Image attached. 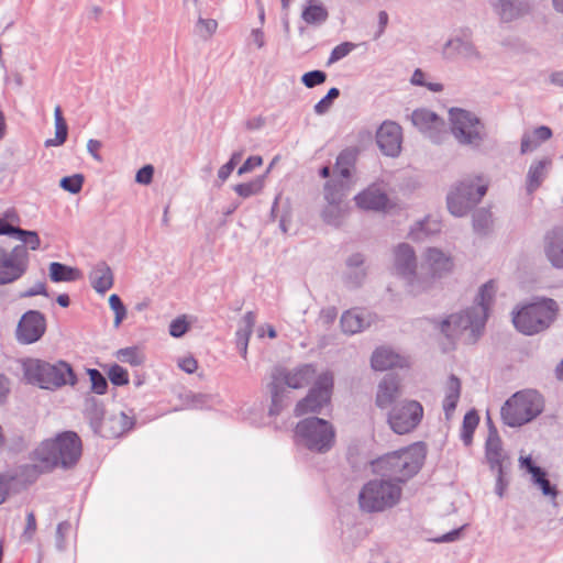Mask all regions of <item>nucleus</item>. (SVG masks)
Returning <instances> with one entry per match:
<instances>
[{
    "instance_id": "f257e3e1",
    "label": "nucleus",
    "mask_w": 563,
    "mask_h": 563,
    "mask_svg": "<svg viewBox=\"0 0 563 563\" xmlns=\"http://www.w3.org/2000/svg\"><path fill=\"white\" fill-rule=\"evenodd\" d=\"M495 294V282L485 283L479 288L474 306L444 319L440 324L441 332L449 339H455L468 332L471 340H475L484 329Z\"/></svg>"
},
{
    "instance_id": "f03ea898",
    "label": "nucleus",
    "mask_w": 563,
    "mask_h": 563,
    "mask_svg": "<svg viewBox=\"0 0 563 563\" xmlns=\"http://www.w3.org/2000/svg\"><path fill=\"white\" fill-rule=\"evenodd\" d=\"M426 454V446L422 443H413L372 461V471L378 476L398 482L402 487L418 474L424 463Z\"/></svg>"
},
{
    "instance_id": "7ed1b4c3",
    "label": "nucleus",
    "mask_w": 563,
    "mask_h": 563,
    "mask_svg": "<svg viewBox=\"0 0 563 563\" xmlns=\"http://www.w3.org/2000/svg\"><path fill=\"white\" fill-rule=\"evenodd\" d=\"M81 455V441L73 431H66L54 440H46L34 451V467L48 472L57 466L70 467Z\"/></svg>"
},
{
    "instance_id": "20e7f679",
    "label": "nucleus",
    "mask_w": 563,
    "mask_h": 563,
    "mask_svg": "<svg viewBox=\"0 0 563 563\" xmlns=\"http://www.w3.org/2000/svg\"><path fill=\"white\" fill-rule=\"evenodd\" d=\"M316 367L311 364H303L292 369L275 367L271 374L268 390L272 404L269 415H278L285 406L288 393L286 388L299 389L306 387L314 377Z\"/></svg>"
},
{
    "instance_id": "39448f33",
    "label": "nucleus",
    "mask_w": 563,
    "mask_h": 563,
    "mask_svg": "<svg viewBox=\"0 0 563 563\" xmlns=\"http://www.w3.org/2000/svg\"><path fill=\"white\" fill-rule=\"evenodd\" d=\"M488 180L483 175H468L450 188L446 196L449 212L457 218L466 216L486 195Z\"/></svg>"
},
{
    "instance_id": "423d86ee",
    "label": "nucleus",
    "mask_w": 563,
    "mask_h": 563,
    "mask_svg": "<svg viewBox=\"0 0 563 563\" xmlns=\"http://www.w3.org/2000/svg\"><path fill=\"white\" fill-rule=\"evenodd\" d=\"M402 487L388 477L374 478L364 484L358 494L360 508L365 512H383L399 504Z\"/></svg>"
},
{
    "instance_id": "0eeeda50",
    "label": "nucleus",
    "mask_w": 563,
    "mask_h": 563,
    "mask_svg": "<svg viewBox=\"0 0 563 563\" xmlns=\"http://www.w3.org/2000/svg\"><path fill=\"white\" fill-rule=\"evenodd\" d=\"M558 310V303L553 299L538 298L514 311L512 322L519 332L533 335L550 327L556 318Z\"/></svg>"
},
{
    "instance_id": "6e6552de",
    "label": "nucleus",
    "mask_w": 563,
    "mask_h": 563,
    "mask_svg": "<svg viewBox=\"0 0 563 563\" xmlns=\"http://www.w3.org/2000/svg\"><path fill=\"white\" fill-rule=\"evenodd\" d=\"M24 378L27 383L44 389H55L63 385H75V374L65 362L51 364L41 360L30 358L23 362Z\"/></svg>"
},
{
    "instance_id": "1a4fd4ad",
    "label": "nucleus",
    "mask_w": 563,
    "mask_h": 563,
    "mask_svg": "<svg viewBox=\"0 0 563 563\" xmlns=\"http://www.w3.org/2000/svg\"><path fill=\"white\" fill-rule=\"evenodd\" d=\"M544 407L540 393L526 389L514 394L501 408V418L509 427H520L538 417Z\"/></svg>"
},
{
    "instance_id": "9d476101",
    "label": "nucleus",
    "mask_w": 563,
    "mask_h": 563,
    "mask_svg": "<svg viewBox=\"0 0 563 563\" xmlns=\"http://www.w3.org/2000/svg\"><path fill=\"white\" fill-rule=\"evenodd\" d=\"M297 443L306 449L317 452L327 453L335 444V429L328 420L310 417L299 421L295 429Z\"/></svg>"
},
{
    "instance_id": "9b49d317",
    "label": "nucleus",
    "mask_w": 563,
    "mask_h": 563,
    "mask_svg": "<svg viewBox=\"0 0 563 563\" xmlns=\"http://www.w3.org/2000/svg\"><path fill=\"white\" fill-rule=\"evenodd\" d=\"M451 133L461 145L478 148L485 140L483 123L472 112L452 108L449 112Z\"/></svg>"
},
{
    "instance_id": "f8f14e48",
    "label": "nucleus",
    "mask_w": 563,
    "mask_h": 563,
    "mask_svg": "<svg viewBox=\"0 0 563 563\" xmlns=\"http://www.w3.org/2000/svg\"><path fill=\"white\" fill-rule=\"evenodd\" d=\"M393 272L400 277L412 295L427 290V282L418 272L415 250L407 243H400L394 249Z\"/></svg>"
},
{
    "instance_id": "ddd939ff",
    "label": "nucleus",
    "mask_w": 563,
    "mask_h": 563,
    "mask_svg": "<svg viewBox=\"0 0 563 563\" xmlns=\"http://www.w3.org/2000/svg\"><path fill=\"white\" fill-rule=\"evenodd\" d=\"M423 412L419 401L406 399L388 412L387 423L395 433L407 434L417 429L422 421Z\"/></svg>"
},
{
    "instance_id": "4468645a",
    "label": "nucleus",
    "mask_w": 563,
    "mask_h": 563,
    "mask_svg": "<svg viewBox=\"0 0 563 563\" xmlns=\"http://www.w3.org/2000/svg\"><path fill=\"white\" fill-rule=\"evenodd\" d=\"M332 388V373L323 372L318 376L314 386L309 390L308 395L296 405L295 415L299 417L320 412L330 402Z\"/></svg>"
},
{
    "instance_id": "2eb2a0df",
    "label": "nucleus",
    "mask_w": 563,
    "mask_h": 563,
    "mask_svg": "<svg viewBox=\"0 0 563 563\" xmlns=\"http://www.w3.org/2000/svg\"><path fill=\"white\" fill-rule=\"evenodd\" d=\"M441 55L446 60L479 62L482 59V54L473 43L472 32L468 29L456 31L443 44Z\"/></svg>"
},
{
    "instance_id": "dca6fc26",
    "label": "nucleus",
    "mask_w": 563,
    "mask_h": 563,
    "mask_svg": "<svg viewBox=\"0 0 563 563\" xmlns=\"http://www.w3.org/2000/svg\"><path fill=\"white\" fill-rule=\"evenodd\" d=\"M454 268V261L450 253L438 247L424 250L421 260V276L427 282V289L435 279L449 275Z\"/></svg>"
},
{
    "instance_id": "f3484780",
    "label": "nucleus",
    "mask_w": 563,
    "mask_h": 563,
    "mask_svg": "<svg viewBox=\"0 0 563 563\" xmlns=\"http://www.w3.org/2000/svg\"><path fill=\"white\" fill-rule=\"evenodd\" d=\"M29 266V253L22 245L11 251L0 247V285H7L22 277Z\"/></svg>"
},
{
    "instance_id": "a211bd4d",
    "label": "nucleus",
    "mask_w": 563,
    "mask_h": 563,
    "mask_svg": "<svg viewBox=\"0 0 563 563\" xmlns=\"http://www.w3.org/2000/svg\"><path fill=\"white\" fill-rule=\"evenodd\" d=\"M356 207L363 211L386 213L397 208V202L387 194L383 183H373L354 197Z\"/></svg>"
},
{
    "instance_id": "6ab92c4d",
    "label": "nucleus",
    "mask_w": 563,
    "mask_h": 563,
    "mask_svg": "<svg viewBox=\"0 0 563 563\" xmlns=\"http://www.w3.org/2000/svg\"><path fill=\"white\" fill-rule=\"evenodd\" d=\"M412 124L426 134L432 142L440 143L445 133L443 120L433 111L420 108L411 113Z\"/></svg>"
},
{
    "instance_id": "aec40b11",
    "label": "nucleus",
    "mask_w": 563,
    "mask_h": 563,
    "mask_svg": "<svg viewBox=\"0 0 563 563\" xmlns=\"http://www.w3.org/2000/svg\"><path fill=\"white\" fill-rule=\"evenodd\" d=\"M46 322L40 311L30 310L25 312L16 328V339L23 344H31L38 341L44 334Z\"/></svg>"
},
{
    "instance_id": "412c9836",
    "label": "nucleus",
    "mask_w": 563,
    "mask_h": 563,
    "mask_svg": "<svg viewBox=\"0 0 563 563\" xmlns=\"http://www.w3.org/2000/svg\"><path fill=\"white\" fill-rule=\"evenodd\" d=\"M376 142L380 151L390 157H396L401 151L402 130L394 121L382 123L376 133Z\"/></svg>"
},
{
    "instance_id": "4be33fe9",
    "label": "nucleus",
    "mask_w": 563,
    "mask_h": 563,
    "mask_svg": "<svg viewBox=\"0 0 563 563\" xmlns=\"http://www.w3.org/2000/svg\"><path fill=\"white\" fill-rule=\"evenodd\" d=\"M519 464L522 470L530 474L532 484L541 490L545 498L556 506L555 500L559 496V490L556 485L551 484L548 479L547 472L533 464L531 456H520Z\"/></svg>"
},
{
    "instance_id": "5701e85b",
    "label": "nucleus",
    "mask_w": 563,
    "mask_h": 563,
    "mask_svg": "<svg viewBox=\"0 0 563 563\" xmlns=\"http://www.w3.org/2000/svg\"><path fill=\"white\" fill-rule=\"evenodd\" d=\"M376 316L366 309L354 308L345 311L341 317V327L346 334H356L364 331L375 321Z\"/></svg>"
},
{
    "instance_id": "b1692460",
    "label": "nucleus",
    "mask_w": 563,
    "mask_h": 563,
    "mask_svg": "<svg viewBox=\"0 0 563 563\" xmlns=\"http://www.w3.org/2000/svg\"><path fill=\"white\" fill-rule=\"evenodd\" d=\"M399 396V379L394 375H386L377 386L375 404L380 409H387Z\"/></svg>"
},
{
    "instance_id": "393cba45",
    "label": "nucleus",
    "mask_w": 563,
    "mask_h": 563,
    "mask_svg": "<svg viewBox=\"0 0 563 563\" xmlns=\"http://www.w3.org/2000/svg\"><path fill=\"white\" fill-rule=\"evenodd\" d=\"M371 365L373 369L383 372L393 367H405L408 360L391 349L382 346L373 352Z\"/></svg>"
},
{
    "instance_id": "a878e982",
    "label": "nucleus",
    "mask_w": 563,
    "mask_h": 563,
    "mask_svg": "<svg viewBox=\"0 0 563 563\" xmlns=\"http://www.w3.org/2000/svg\"><path fill=\"white\" fill-rule=\"evenodd\" d=\"M552 168V159L550 157H541L534 159L528 169L526 177V189L528 194H533L541 187Z\"/></svg>"
},
{
    "instance_id": "bb28decb",
    "label": "nucleus",
    "mask_w": 563,
    "mask_h": 563,
    "mask_svg": "<svg viewBox=\"0 0 563 563\" xmlns=\"http://www.w3.org/2000/svg\"><path fill=\"white\" fill-rule=\"evenodd\" d=\"M461 380L455 375L449 376L442 386V409L448 420H450L454 415L461 398Z\"/></svg>"
},
{
    "instance_id": "cd10ccee",
    "label": "nucleus",
    "mask_w": 563,
    "mask_h": 563,
    "mask_svg": "<svg viewBox=\"0 0 563 563\" xmlns=\"http://www.w3.org/2000/svg\"><path fill=\"white\" fill-rule=\"evenodd\" d=\"M84 415L96 434L103 429L104 404L101 398L88 395L85 399Z\"/></svg>"
},
{
    "instance_id": "c85d7f7f",
    "label": "nucleus",
    "mask_w": 563,
    "mask_h": 563,
    "mask_svg": "<svg viewBox=\"0 0 563 563\" xmlns=\"http://www.w3.org/2000/svg\"><path fill=\"white\" fill-rule=\"evenodd\" d=\"M544 251L554 267L563 268V229H554L545 235Z\"/></svg>"
},
{
    "instance_id": "c756f323",
    "label": "nucleus",
    "mask_w": 563,
    "mask_h": 563,
    "mask_svg": "<svg viewBox=\"0 0 563 563\" xmlns=\"http://www.w3.org/2000/svg\"><path fill=\"white\" fill-rule=\"evenodd\" d=\"M494 10L501 21L510 22L528 12L529 4L527 0H498Z\"/></svg>"
},
{
    "instance_id": "7c9ffc66",
    "label": "nucleus",
    "mask_w": 563,
    "mask_h": 563,
    "mask_svg": "<svg viewBox=\"0 0 563 563\" xmlns=\"http://www.w3.org/2000/svg\"><path fill=\"white\" fill-rule=\"evenodd\" d=\"M552 137L549 126L541 125L531 131H526L521 137L520 152L527 154L536 151L542 143Z\"/></svg>"
},
{
    "instance_id": "2f4dec72",
    "label": "nucleus",
    "mask_w": 563,
    "mask_h": 563,
    "mask_svg": "<svg viewBox=\"0 0 563 563\" xmlns=\"http://www.w3.org/2000/svg\"><path fill=\"white\" fill-rule=\"evenodd\" d=\"M358 151L354 147L343 150L336 157L334 172L343 179L349 181L352 170L357 159Z\"/></svg>"
},
{
    "instance_id": "473e14b6",
    "label": "nucleus",
    "mask_w": 563,
    "mask_h": 563,
    "mask_svg": "<svg viewBox=\"0 0 563 563\" xmlns=\"http://www.w3.org/2000/svg\"><path fill=\"white\" fill-rule=\"evenodd\" d=\"M504 451L501 441L497 434L490 433L486 441V459L490 468L496 473H500L504 462Z\"/></svg>"
},
{
    "instance_id": "72a5a7b5",
    "label": "nucleus",
    "mask_w": 563,
    "mask_h": 563,
    "mask_svg": "<svg viewBox=\"0 0 563 563\" xmlns=\"http://www.w3.org/2000/svg\"><path fill=\"white\" fill-rule=\"evenodd\" d=\"M349 181L333 179L324 185V200L327 203H345L344 198L349 191Z\"/></svg>"
},
{
    "instance_id": "f704fd0d",
    "label": "nucleus",
    "mask_w": 563,
    "mask_h": 563,
    "mask_svg": "<svg viewBox=\"0 0 563 563\" xmlns=\"http://www.w3.org/2000/svg\"><path fill=\"white\" fill-rule=\"evenodd\" d=\"M441 224L438 220L427 217L424 220L417 222L409 232L415 241H422L426 238L439 233Z\"/></svg>"
},
{
    "instance_id": "c9c22d12",
    "label": "nucleus",
    "mask_w": 563,
    "mask_h": 563,
    "mask_svg": "<svg viewBox=\"0 0 563 563\" xmlns=\"http://www.w3.org/2000/svg\"><path fill=\"white\" fill-rule=\"evenodd\" d=\"M134 426V419L124 412L113 415L109 419L108 438H120L129 432Z\"/></svg>"
},
{
    "instance_id": "e433bc0d",
    "label": "nucleus",
    "mask_w": 563,
    "mask_h": 563,
    "mask_svg": "<svg viewBox=\"0 0 563 563\" xmlns=\"http://www.w3.org/2000/svg\"><path fill=\"white\" fill-rule=\"evenodd\" d=\"M301 18L308 24H321L327 20L328 11L317 0H308L302 10Z\"/></svg>"
},
{
    "instance_id": "4c0bfd02",
    "label": "nucleus",
    "mask_w": 563,
    "mask_h": 563,
    "mask_svg": "<svg viewBox=\"0 0 563 563\" xmlns=\"http://www.w3.org/2000/svg\"><path fill=\"white\" fill-rule=\"evenodd\" d=\"M48 274H49V278L54 283L74 282V280L78 279V277H79V272L76 268L67 266V265L58 263V262H53L49 264Z\"/></svg>"
},
{
    "instance_id": "58836bf2",
    "label": "nucleus",
    "mask_w": 563,
    "mask_h": 563,
    "mask_svg": "<svg viewBox=\"0 0 563 563\" xmlns=\"http://www.w3.org/2000/svg\"><path fill=\"white\" fill-rule=\"evenodd\" d=\"M55 120V139H48L45 141V146H59L64 144L67 139L68 128L65 119L63 118L62 109L59 106L55 107L54 110Z\"/></svg>"
},
{
    "instance_id": "ea45409f",
    "label": "nucleus",
    "mask_w": 563,
    "mask_h": 563,
    "mask_svg": "<svg viewBox=\"0 0 563 563\" xmlns=\"http://www.w3.org/2000/svg\"><path fill=\"white\" fill-rule=\"evenodd\" d=\"M256 322V314L253 311L246 312L240 321L239 329L235 333V344L243 345L249 343L253 328Z\"/></svg>"
},
{
    "instance_id": "a19ab883",
    "label": "nucleus",
    "mask_w": 563,
    "mask_h": 563,
    "mask_svg": "<svg viewBox=\"0 0 563 563\" xmlns=\"http://www.w3.org/2000/svg\"><path fill=\"white\" fill-rule=\"evenodd\" d=\"M347 211L346 203H327L322 210V219L330 225H340Z\"/></svg>"
},
{
    "instance_id": "79ce46f5",
    "label": "nucleus",
    "mask_w": 563,
    "mask_h": 563,
    "mask_svg": "<svg viewBox=\"0 0 563 563\" xmlns=\"http://www.w3.org/2000/svg\"><path fill=\"white\" fill-rule=\"evenodd\" d=\"M265 180L266 175L257 176L251 181L238 184L234 186V191L244 199L260 195L265 187Z\"/></svg>"
},
{
    "instance_id": "37998d69",
    "label": "nucleus",
    "mask_w": 563,
    "mask_h": 563,
    "mask_svg": "<svg viewBox=\"0 0 563 563\" xmlns=\"http://www.w3.org/2000/svg\"><path fill=\"white\" fill-rule=\"evenodd\" d=\"M110 310L113 313V328L119 329L128 319L129 312L126 306L117 294H112L108 298Z\"/></svg>"
},
{
    "instance_id": "c03bdc74",
    "label": "nucleus",
    "mask_w": 563,
    "mask_h": 563,
    "mask_svg": "<svg viewBox=\"0 0 563 563\" xmlns=\"http://www.w3.org/2000/svg\"><path fill=\"white\" fill-rule=\"evenodd\" d=\"M478 422L479 417L475 410H471L464 416L461 430V439L465 445H470L472 443L473 433L477 428Z\"/></svg>"
},
{
    "instance_id": "a18cd8bd",
    "label": "nucleus",
    "mask_w": 563,
    "mask_h": 563,
    "mask_svg": "<svg viewBox=\"0 0 563 563\" xmlns=\"http://www.w3.org/2000/svg\"><path fill=\"white\" fill-rule=\"evenodd\" d=\"M106 263L100 261L89 272V280L92 288L103 295L106 292Z\"/></svg>"
},
{
    "instance_id": "49530a36",
    "label": "nucleus",
    "mask_w": 563,
    "mask_h": 563,
    "mask_svg": "<svg viewBox=\"0 0 563 563\" xmlns=\"http://www.w3.org/2000/svg\"><path fill=\"white\" fill-rule=\"evenodd\" d=\"M493 223V217L489 210L487 209H478L473 214V229L478 234H486Z\"/></svg>"
},
{
    "instance_id": "de8ad7c7",
    "label": "nucleus",
    "mask_w": 563,
    "mask_h": 563,
    "mask_svg": "<svg viewBox=\"0 0 563 563\" xmlns=\"http://www.w3.org/2000/svg\"><path fill=\"white\" fill-rule=\"evenodd\" d=\"M117 358L120 362L128 363L132 366L143 364L145 357L141 350L136 346L121 349L117 352Z\"/></svg>"
},
{
    "instance_id": "09e8293b",
    "label": "nucleus",
    "mask_w": 563,
    "mask_h": 563,
    "mask_svg": "<svg viewBox=\"0 0 563 563\" xmlns=\"http://www.w3.org/2000/svg\"><path fill=\"white\" fill-rule=\"evenodd\" d=\"M217 29L218 22L214 19L198 18L196 23V33L202 40H209L217 32Z\"/></svg>"
},
{
    "instance_id": "8fccbe9b",
    "label": "nucleus",
    "mask_w": 563,
    "mask_h": 563,
    "mask_svg": "<svg viewBox=\"0 0 563 563\" xmlns=\"http://www.w3.org/2000/svg\"><path fill=\"white\" fill-rule=\"evenodd\" d=\"M14 238L20 240L23 243L21 245L26 250L30 249L31 251H36L41 246V240L35 231H27L19 228Z\"/></svg>"
},
{
    "instance_id": "3c124183",
    "label": "nucleus",
    "mask_w": 563,
    "mask_h": 563,
    "mask_svg": "<svg viewBox=\"0 0 563 563\" xmlns=\"http://www.w3.org/2000/svg\"><path fill=\"white\" fill-rule=\"evenodd\" d=\"M410 82L413 86L426 87L427 89H429L432 92H440V91L443 90V85L442 84L434 82V81H428L427 80V75L420 68H417L412 73L411 78H410Z\"/></svg>"
},
{
    "instance_id": "603ef678",
    "label": "nucleus",
    "mask_w": 563,
    "mask_h": 563,
    "mask_svg": "<svg viewBox=\"0 0 563 563\" xmlns=\"http://www.w3.org/2000/svg\"><path fill=\"white\" fill-rule=\"evenodd\" d=\"M364 263V257L362 254H353L347 260V266L349 268H355V278L352 279V277H349V283L352 286H356L361 283V280L365 277V271L361 268V266Z\"/></svg>"
},
{
    "instance_id": "864d4df0",
    "label": "nucleus",
    "mask_w": 563,
    "mask_h": 563,
    "mask_svg": "<svg viewBox=\"0 0 563 563\" xmlns=\"http://www.w3.org/2000/svg\"><path fill=\"white\" fill-rule=\"evenodd\" d=\"M356 48V45L351 42H343L336 45L332 51L328 59V65L334 64L342 58L346 57L352 51Z\"/></svg>"
},
{
    "instance_id": "5fc2aeb1",
    "label": "nucleus",
    "mask_w": 563,
    "mask_h": 563,
    "mask_svg": "<svg viewBox=\"0 0 563 563\" xmlns=\"http://www.w3.org/2000/svg\"><path fill=\"white\" fill-rule=\"evenodd\" d=\"M339 95L340 90L338 88H331L328 93L314 104V112L319 115L327 113L330 110L333 100L336 99Z\"/></svg>"
},
{
    "instance_id": "6e6d98bb",
    "label": "nucleus",
    "mask_w": 563,
    "mask_h": 563,
    "mask_svg": "<svg viewBox=\"0 0 563 563\" xmlns=\"http://www.w3.org/2000/svg\"><path fill=\"white\" fill-rule=\"evenodd\" d=\"M84 184V176L81 174H75L73 176H67L60 179V187L70 192V194H78Z\"/></svg>"
},
{
    "instance_id": "4d7b16f0",
    "label": "nucleus",
    "mask_w": 563,
    "mask_h": 563,
    "mask_svg": "<svg viewBox=\"0 0 563 563\" xmlns=\"http://www.w3.org/2000/svg\"><path fill=\"white\" fill-rule=\"evenodd\" d=\"M108 379L117 386L126 385L129 383V374L126 369L114 364L108 368Z\"/></svg>"
},
{
    "instance_id": "13d9d810",
    "label": "nucleus",
    "mask_w": 563,
    "mask_h": 563,
    "mask_svg": "<svg viewBox=\"0 0 563 563\" xmlns=\"http://www.w3.org/2000/svg\"><path fill=\"white\" fill-rule=\"evenodd\" d=\"M87 374L90 377L91 390L97 395H103L106 393V377L95 368H88Z\"/></svg>"
},
{
    "instance_id": "bf43d9fd",
    "label": "nucleus",
    "mask_w": 563,
    "mask_h": 563,
    "mask_svg": "<svg viewBox=\"0 0 563 563\" xmlns=\"http://www.w3.org/2000/svg\"><path fill=\"white\" fill-rule=\"evenodd\" d=\"M325 79H327V75H325V73H323L321 70L308 71V73L303 74V76L301 77L302 84L308 88H312L318 85H321L325 81Z\"/></svg>"
},
{
    "instance_id": "052dcab7",
    "label": "nucleus",
    "mask_w": 563,
    "mask_h": 563,
    "mask_svg": "<svg viewBox=\"0 0 563 563\" xmlns=\"http://www.w3.org/2000/svg\"><path fill=\"white\" fill-rule=\"evenodd\" d=\"M189 329V324L185 317L173 320L169 324V334L174 338L183 336Z\"/></svg>"
},
{
    "instance_id": "680f3d73",
    "label": "nucleus",
    "mask_w": 563,
    "mask_h": 563,
    "mask_svg": "<svg viewBox=\"0 0 563 563\" xmlns=\"http://www.w3.org/2000/svg\"><path fill=\"white\" fill-rule=\"evenodd\" d=\"M71 530V525L68 521H63L58 523L56 529V548L59 551L65 549L66 537L69 534Z\"/></svg>"
},
{
    "instance_id": "e2e57ef3",
    "label": "nucleus",
    "mask_w": 563,
    "mask_h": 563,
    "mask_svg": "<svg viewBox=\"0 0 563 563\" xmlns=\"http://www.w3.org/2000/svg\"><path fill=\"white\" fill-rule=\"evenodd\" d=\"M154 167L145 165L136 172L135 181L141 185H150L153 180Z\"/></svg>"
},
{
    "instance_id": "0e129e2a",
    "label": "nucleus",
    "mask_w": 563,
    "mask_h": 563,
    "mask_svg": "<svg viewBox=\"0 0 563 563\" xmlns=\"http://www.w3.org/2000/svg\"><path fill=\"white\" fill-rule=\"evenodd\" d=\"M263 164L261 156H250L242 166L238 169V175L242 176L246 173L252 172L254 168L260 167Z\"/></svg>"
},
{
    "instance_id": "69168bd1",
    "label": "nucleus",
    "mask_w": 563,
    "mask_h": 563,
    "mask_svg": "<svg viewBox=\"0 0 563 563\" xmlns=\"http://www.w3.org/2000/svg\"><path fill=\"white\" fill-rule=\"evenodd\" d=\"M11 218V213L7 212L5 218H0V235L15 236L19 227L10 224L7 219Z\"/></svg>"
},
{
    "instance_id": "338daca9",
    "label": "nucleus",
    "mask_w": 563,
    "mask_h": 563,
    "mask_svg": "<svg viewBox=\"0 0 563 563\" xmlns=\"http://www.w3.org/2000/svg\"><path fill=\"white\" fill-rule=\"evenodd\" d=\"M178 366L186 373L192 374L198 367V363L192 356H185L178 361Z\"/></svg>"
},
{
    "instance_id": "774afa93",
    "label": "nucleus",
    "mask_w": 563,
    "mask_h": 563,
    "mask_svg": "<svg viewBox=\"0 0 563 563\" xmlns=\"http://www.w3.org/2000/svg\"><path fill=\"white\" fill-rule=\"evenodd\" d=\"M102 146H103L102 142L101 141H97V140H89L88 144H87L88 152L99 163L102 162V156L100 154V151H101Z\"/></svg>"
}]
</instances>
